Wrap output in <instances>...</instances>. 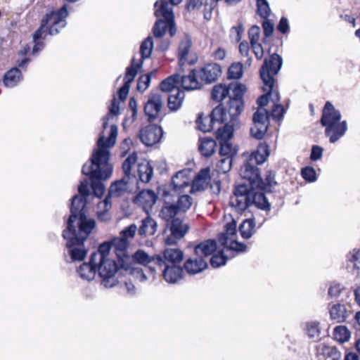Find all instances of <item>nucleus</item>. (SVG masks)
I'll return each instance as SVG.
<instances>
[{
    "instance_id": "obj_15",
    "label": "nucleus",
    "mask_w": 360,
    "mask_h": 360,
    "mask_svg": "<svg viewBox=\"0 0 360 360\" xmlns=\"http://www.w3.org/2000/svg\"><path fill=\"white\" fill-rule=\"evenodd\" d=\"M131 258L132 259L131 267L140 269L143 274L145 273L142 269L134 266L135 262L139 264L145 266V271L150 272L152 274L156 271L155 265L160 269L165 262L162 259V255H156L153 257H150L143 250L136 251ZM145 276L146 277V276Z\"/></svg>"
},
{
    "instance_id": "obj_25",
    "label": "nucleus",
    "mask_w": 360,
    "mask_h": 360,
    "mask_svg": "<svg viewBox=\"0 0 360 360\" xmlns=\"http://www.w3.org/2000/svg\"><path fill=\"white\" fill-rule=\"evenodd\" d=\"M241 84L240 83H231L228 86L224 84H219L214 86L211 93L212 99L217 101L220 102L223 101L229 94L230 91H232V94L229 96V100L231 97L233 95V89L236 86Z\"/></svg>"
},
{
    "instance_id": "obj_61",
    "label": "nucleus",
    "mask_w": 360,
    "mask_h": 360,
    "mask_svg": "<svg viewBox=\"0 0 360 360\" xmlns=\"http://www.w3.org/2000/svg\"><path fill=\"white\" fill-rule=\"evenodd\" d=\"M260 32L261 30L259 26H252L248 31V37L250 39V42L252 43L259 41Z\"/></svg>"
},
{
    "instance_id": "obj_10",
    "label": "nucleus",
    "mask_w": 360,
    "mask_h": 360,
    "mask_svg": "<svg viewBox=\"0 0 360 360\" xmlns=\"http://www.w3.org/2000/svg\"><path fill=\"white\" fill-rule=\"evenodd\" d=\"M153 48V38L149 36L145 39L141 44L140 53L141 58L139 60V62L136 63L135 59L133 58L131 65L126 68L124 84L117 91L120 101H124L127 98L131 84L137 75L139 70L142 67L143 60L148 58L150 56Z\"/></svg>"
},
{
    "instance_id": "obj_31",
    "label": "nucleus",
    "mask_w": 360,
    "mask_h": 360,
    "mask_svg": "<svg viewBox=\"0 0 360 360\" xmlns=\"http://www.w3.org/2000/svg\"><path fill=\"white\" fill-rule=\"evenodd\" d=\"M158 228L156 221L151 217L148 216L143 219L138 230V233L141 237L153 236Z\"/></svg>"
},
{
    "instance_id": "obj_34",
    "label": "nucleus",
    "mask_w": 360,
    "mask_h": 360,
    "mask_svg": "<svg viewBox=\"0 0 360 360\" xmlns=\"http://www.w3.org/2000/svg\"><path fill=\"white\" fill-rule=\"evenodd\" d=\"M347 269L353 274L360 272V250L354 249L347 255Z\"/></svg>"
},
{
    "instance_id": "obj_1",
    "label": "nucleus",
    "mask_w": 360,
    "mask_h": 360,
    "mask_svg": "<svg viewBox=\"0 0 360 360\" xmlns=\"http://www.w3.org/2000/svg\"><path fill=\"white\" fill-rule=\"evenodd\" d=\"M282 65L281 56L273 53L269 59H264L259 70L260 78L264 83L262 89L266 93L260 96L257 101L259 108L253 114V126L250 128L251 135L258 140L264 137L269 127V112L264 107L268 104L269 100L273 103L280 101L278 91L274 89V77L279 72Z\"/></svg>"
},
{
    "instance_id": "obj_32",
    "label": "nucleus",
    "mask_w": 360,
    "mask_h": 360,
    "mask_svg": "<svg viewBox=\"0 0 360 360\" xmlns=\"http://www.w3.org/2000/svg\"><path fill=\"white\" fill-rule=\"evenodd\" d=\"M207 266V264L203 258H199L198 257L194 259H188L184 263V269L189 274H198L205 269Z\"/></svg>"
},
{
    "instance_id": "obj_62",
    "label": "nucleus",
    "mask_w": 360,
    "mask_h": 360,
    "mask_svg": "<svg viewBox=\"0 0 360 360\" xmlns=\"http://www.w3.org/2000/svg\"><path fill=\"white\" fill-rule=\"evenodd\" d=\"M137 231V226L136 224H132L127 226L120 232L121 237L128 238H133Z\"/></svg>"
},
{
    "instance_id": "obj_29",
    "label": "nucleus",
    "mask_w": 360,
    "mask_h": 360,
    "mask_svg": "<svg viewBox=\"0 0 360 360\" xmlns=\"http://www.w3.org/2000/svg\"><path fill=\"white\" fill-rule=\"evenodd\" d=\"M328 309L330 319L337 323L345 321L349 316V311L347 310L345 305L342 304H329Z\"/></svg>"
},
{
    "instance_id": "obj_41",
    "label": "nucleus",
    "mask_w": 360,
    "mask_h": 360,
    "mask_svg": "<svg viewBox=\"0 0 360 360\" xmlns=\"http://www.w3.org/2000/svg\"><path fill=\"white\" fill-rule=\"evenodd\" d=\"M129 179L124 176L122 179L117 180L112 183L109 188L110 195L114 197H120L122 195L128 190Z\"/></svg>"
},
{
    "instance_id": "obj_11",
    "label": "nucleus",
    "mask_w": 360,
    "mask_h": 360,
    "mask_svg": "<svg viewBox=\"0 0 360 360\" xmlns=\"http://www.w3.org/2000/svg\"><path fill=\"white\" fill-rule=\"evenodd\" d=\"M176 84H180L186 91L199 89L202 87L201 82L196 79L195 70H190L188 75H181L179 73L174 74L160 84V89L163 92L172 93L173 89H178Z\"/></svg>"
},
{
    "instance_id": "obj_16",
    "label": "nucleus",
    "mask_w": 360,
    "mask_h": 360,
    "mask_svg": "<svg viewBox=\"0 0 360 360\" xmlns=\"http://www.w3.org/2000/svg\"><path fill=\"white\" fill-rule=\"evenodd\" d=\"M163 107L162 95L159 92L150 93L144 105V113L149 122L162 119V109Z\"/></svg>"
},
{
    "instance_id": "obj_23",
    "label": "nucleus",
    "mask_w": 360,
    "mask_h": 360,
    "mask_svg": "<svg viewBox=\"0 0 360 360\" xmlns=\"http://www.w3.org/2000/svg\"><path fill=\"white\" fill-rule=\"evenodd\" d=\"M341 117L340 112L336 110L330 101H327L322 112L321 118V125L326 127L338 123L340 122Z\"/></svg>"
},
{
    "instance_id": "obj_20",
    "label": "nucleus",
    "mask_w": 360,
    "mask_h": 360,
    "mask_svg": "<svg viewBox=\"0 0 360 360\" xmlns=\"http://www.w3.org/2000/svg\"><path fill=\"white\" fill-rule=\"evenodd\" d=\"M196 77H199L205 84H212L217 81L221 74V68L219 65L214 63L205 64L199 71H196ZM197 80H198L196 78Z\"/></svg>"
},
{
    "instance_id": "obj_63",
    "label": "nucleus",
    "mask_w": 360,
    "mask_h": 360,
    "mask_svg": "<svg viewBox=\"0 0 360 360\" xmlns=\"http://www.w3.org/2000/svg\"><path fill=\"white\" fill-rule=\"evenodd\" d=\"M252 50L257 60H261L264 56V49L259 41L250 43Z\"/></svg>"
},
{
    "instance_id": "obj_7",
    "label": "nucleus",
    "mask_w": 360,
    "mask_h": 360,
    "mask_svg": "<svg viewBox=\"0 0 360 360\" xmlns=\"http://www.w3.org/2000/svg\"><path fill=\"white\" fill-rule=\"evenodd\" d=\"M164 205L159 216L167 223L175 219L180 213H185L193 204V198L188 195H173L170 191L164 193Z\"/></svg>"
},
{
    "instance_id": "obj_36",
    "label": "nucleus",
    "mask_w": 360,
    "mask_h": 360,
    "mask_svg": "<svg viewBox=\"0 0 360 360\" xmlns=\"http://www.w3.org/2000/svg\"><path fill=\"white\" fill-rule=\"evenodd\" d=\"M228 108H224L221 105L213 109L211 114L205 116L206 122L223 123L228 120Z\"/></svg>"
},
{
    "instance_id": "obj_13",
    "label": "nucleus",
    "mask_w": 360,
    "mask_h": 360,
    "mask_svg": "<svg viewBox=\"0 0 360 360\" xmlns=\"http://www.w3.org/2000/svg\"><path fill=\"white\" fill-rule=\"evenodd\" d=\"M86 204V199L75 195L72 198L70 206V215L67 221V227L70 229H79L81 220L85 219L86 221H95L87 217L84 209Z\"/></svg>"
},
{
    "instance_id": "obj_45",
    "label": "nucleus",
    "mask_w": 360,
    "mask_h": 360,
    "mask_svg": "<svg viewBox=\"0 0 360 360\" xmlns=\"http://www.w3.org/2000/svg\"><path fill=\"white\" fill-rule=\"evenodd\" d=\"M255 222L253 219H245L239 226L240 236L244 239L250 238L255 232Z\"/></svg>"
},
{
    "instance_id": "obj_26",
    "label": "nucleus",
    "mask_w": 360,
    "mask_h": 360,
    "mask_svg": "<svg viewBox=\"0 0 360 360\" xmlns=\"http://www.w3.org/2000/svg\"><path fill=\"white\" fill-rule=\"evenodd\" d=\"M162 270V276L169 283H176L183 277L184 270L177 264H167Z\"/></svg>"
},
{
    "instance_id": "obj_58",
    "label": "nucleus",
    "mask_w": 360,
    "mask_h": 360,
    "mask_svg": "<svg viewBox=\"0 0 360 360\" xmlns=\"http://www.w3.org/2000/svg\"><path fill=\"white\" fill-rule=\"evenodd\" d=\"M343 290L344 287L341 284L333 282L328 288V295L330 298H338Z\"/></svg>"
},
{
    "instance_id": "obj_55",
    "label": "nucleus",
    "mask_w": 360,
    "mask_h": 360,
    "mask_svg": "<svg viewBox=\"0 0 360 360\" xmlns=\"http://www.w3.org/2000/svg\"><path fill=\"white\" fill-rule=\"evenodd\" d=\"M227 257L224 254L223 251H219L212 255L210 259V264L214 268H218L224 265L227 262Z\"/></svg>"
},
{
    "instance_id": "obj_3",
    "label": "nucleus",
    "mask_w": 360,
    "mask_h": 360,
    "mask_svg": "<svg viewBox=\"0 0 360 360\" xmlns=\"http://www.w3.org/2000/svg\"><path fill=\"white\" fill-rule=\"evenodd\" d=\"M80 277L86 281H92L98 271L99 276L102 278L101 283L105 288H112L118 282L115 277L134 276L140 281H145L147 277L138 269L131 266H122V262L117 263L114 259H103L96 261L84 262L77 269Z\"/></svg>"
},
{
    "instance_id": "obj_8",
    "label": "nucleus",
    "mask_w": 360,
    "mask_h": 360,
    "mask_svg": "<svg viewBox=\"0 0 360 360\" xmlns=\"http://www.w3.org/2000/svg\"><path fill=\"white\" fill-rule=\"evenodd\" d=\"M69 12L68 6L63 5L57 11L53 10L47 13L41 19L39 27L33 34V41H38L44 38L43 35L49 30L50 35H56L59 33V28H63L66 26V18Z\"/></svg>"
},
{
    "instance_id": "obj_28",
    "label": "nucleus",
    "mask_w": 360,
    "mask_h": 360,
    "mask_svg": "<svg viewBox=\"0 0 360 360\" xmlns=\"http://www.w3.org/2000/svg\"><path fill=\"white\" fill-rule=\"evenodd\" d=\"M158 196L152 190H143L136 197L135 202L144 209H151L157 201Z\"/></svg>"
},
{
    "instance_id": "obj_2",
    "label": "nucleus",
    "mask_w": 360,
    "mask_h": 360,
    "mask_svg": "<svg viewBox=\"0 0 360 360\" xmlns=\"http://www.w3.org/2000/svg\"><path fill=\"white\" fill-rule=\"evenodd\" d=\"M117 136V127L110 126V131L107 139L101 136L98 140V148L93 152L89 163L83 165L82 172L89 176L91 180V187L94 194L101 198L105 192V186L102 180L109 179L112 173V165L109 162L110 152L108 148L115 145Z\"/></svg>"
},
{
    "instance_id": "obj_64",
    "label": "nucleus",
    "mask_w": 360,
    "mask_h": 360,
    "mask_svg": "<svg viewBox=\"0 0 360 360\" xmlns=\"http://www.w3.org/2000/svg\"><path fill=\"white\" fill-rule=\"evenodd\" d=\"M217 5L214 4V2L212 1H207L206 0L205 6H204V18L206 20H210L212 18V13L214 9V8Z\"/></svg>"
},
{
    "instance_id": "obj_52",
    "label": "nucleus",
    "mask_w": 360,
    "mask_h": 360,
    "mask_svg": "<svg viewBox=\"0 0 360 360\" xmlns=\"http://www.w3.org/2000/svg\"><path fill=\"white\" fill-rule=\"evenodd\" d=\"M197 128L203 132H209L214 129V123L206 122L205 116L202 113L200 114L196 120Z\"/></svg>"
},
{
    "instance_id": "obj_5",
    "label": "nucleus",
    "mask_w": 360,
    "mask_h": 360,
    "mask_svg": "<svg viewBox=\"0 0 360 360\" xmlns=\"http://www.w3.org/2000/svg\"><path fill=\"white\" fill-rule=\"evenodd\" d=\"M246 91L244 84H238L233 89L228 105L229 121L222 128H219L216 136L219 141H229L233 135V131L240 126L238 117L243 110V96Z\"/></svg>"
},
{
    "instance_id": "obj_51",
    "label": "nucleus",
    "mask_w": 360,
    "mask_h": 360,
    "mask_svg": "<svg viewBox=\"0 0 360 360\" xmlns=\"http://www.w3.org/2000/svg\"><path fill=\"white\" fill-rule=\"evenodd\" d=\"M167 30V22L165 18L158 19L153 26V32L156 38H161L165 34Z\"/></svg>"
},
{
    "instance_id": "obj_56",
    "label": "nucleus",
    "mask_w": 360,
    "mask_h": 360,
    "mask_svg": "<svg viewBox=\"0 0 360 360\" xmlns=\"http://www.w3.org/2000/svg\"><path fill=\"white\" fill-rule=\"evenodd\" d=\"M257 14L264 19L270 15V8L266 0H257Z\"/></svg>"
},
{
    "instance_id": "obj_37",
    "label": "nucleus",
    "mask_w": 360,
    "mask_h": 360,
    "mask_svg": "<svg viewBox=\"0 0 360 360\" xmlns=\"http://www.w3.org/2000/svg\"><path fill=\"white\" fill-rule=\"evenodd\" d=\"M318 353L322 355L326 359L341 360L342 354L336 347L327 345H321L317 347Z\"/></svg>"
},
{
    "instance_id": "obj_54",
    "label": "nucleus",
    "mask_w": 360,
    "mask_h": 360,
    "mask_svg": "<svg viewBox=\"0 0 360 360\" xmlns=\"http://www.w3.org/2000/svg\"><path fill=\"white\" fill-rule=\"evenodd\" d=\"M129 108L131 111V115L126 117V127L132 124L137 119V103L134 97L130 98Z\"/></svg>"
},
{
    "instance_id": "obj_4",
    "label": "nucleus",
    "mask_w": 360,
    "mask_h": 360,
    "mask_svg": "<svg viewBox=\"0 0 360 360\" xmlns=\"http://www.w3.org/2000/svg\"><path fill=\"white\" fill-rule=\"evenodd\" d=\"M96 227V221L81 220L79 229L66 228L63 231V238L66 240V249L64 252L67 262L83 261L87 254L84 246L93 229Z\"/></svg>"
},
{
    "instance_id": "obj_43",
    "label": "nucleus",
    "mask_w": 360,
    "mask_h": 360,
    "mask_svg": "<svg viewBox=\"0 0 360 360\" xmlns=\"http://www.w3.org/2000/svg\"><path fill=\"white\" fill-rule=\"evenodd\" d=\"M138 173L140 180L143 183H148L153 176V169L148 162H143L139 164Z\"/></svg>"
},
{
    "instance_id": "obj_18",
    "label": "nucleus",
    "mask_w": 360,
    "mask_h": 360,
    "mask_svg": "<svg viewBox=\"0 0 360 360\" xmlns=\"http://www.w3.org/2000/svg\"><path fill=\"white\" fill-rule=\"evenodd\" d=\"M113 251L117 255L118 262H122V266H131L132 259L127 253L129 241L127 238H115L111 241Z\"/></svg>"
},
{
    "instance_id": "obj_30",
    "label": "nucleus",
    "mask_w": 360,
    "mask_h": 360,
    "mask_svg": "<svg viewBox=\"0 0 360 360\" xmlns=\"http://www.w3.org/2000/svg\"><path fill=\"white\" fill-rule=\"evenodd\" d=\"M162 257L165 262L162 265V267L166 266L167 264L179 265V264L181 263L183 259L184 254L183 252L179 249L168 248L165 250Z\"/></svg>"
},
{
    "instance_id": "obj_12",
    "label": "nucleus",
    "mask_w": 360,
    "mask_h": 360,
    "mask_svg": "<svg viewBox=\"0 0 360 360\" xmlns=\"http://www.w3.org/2000/svg\"><path fill=\"white\" fill-rule=\"evenodd\" d=\"M189 230L188 224L179 217L167 223L162 232V240L167 245H176L183 238Z\"/></svg>"
},
{
    "instance_id": "obj_60",
    "label": "nucleus",
    "mask_w": 360,
    "mask_h": 360,
    "mask_svg": "<svg viewBox=\"0 0 360 360\" xmlns=\"http://www.w3.org/2000/svg\"><path fill=\"white\" fill-rule=\"evenodd\" d=\"M285 113V109L281 104L278 103H274V106L271 109V117L274 120H281L283 118Z\"/></svg>"
},
{
    "instance_id": "obj_21",
    "label": "nucleus",
    "mask_w": 360,
    "mask_h": 360,
    "mask_svg": "<svg viewBox=\"0 0 360 360\" xmlns=\"http://www.w3.org/2000/svg\"><path fill=\"white\" fill-rule=\"evenodd\" d=\"M220 148L219 155L222 157L219 162L218 167L224 172H229L232 165V157L235 152L233 151L232 144L229 141H219Z\"/></svg>"
},
{
    "instance_id": "obj_33",
    "label": "nucleus",
    "mask_w": 360,
    "mask_h": 360,
    "mask_svg": "<svg viewBox=\"0 0 360 360\" xmlns=\"http://www.w3.org/2000/svg\"><path fill=\"white\" fill-rule=\"evenodd\" d=\"M217 249V243L214 240H207L200 243L195 248V255L199 258L211 255Z\"/></svg>"
},
{
    "instance_id": "obj_59",
    "label": "nucleus",
    "mask_w": 360,
    "mask_h": 360,
    "mask_svg": "<svg viewBox=\"0 0 360 360\" xmlns=\"http://www.w3.org/2000/svg\"><path fill=\"white\" fill-rule=\"evenodd\" d=\"M302 176L309 182H314L316 179V171L313 167H306L302 169Z\"/></svg>"
},
{
    "instance_id": "obj_44",
    "label": "nucleus",
    "mask_w": 360,
    "mask_h": 360,
    "mask_svg": "<svg viewBox=\"0 0 360 360\" xmlns=\"http://www.w3.org/2000/svg\"><path fill=\"white\" fill-rule=\"evenodd\" d=\"M276 174L274 172L268 171L266 172L265 179H262V184L259 186H256V188H259L266 192H272L274 187L277 185V182L275 181Z\"/></svg>"
},
{
    "instance_id": "obj_48",
    "label": "nucleus",
    "mask_w": 360,
    "mask_h": 360,
    "mask_svg": "<svg viewBox=\"0 0 360 360\" xmlns=\"http://www.w3.org/2000/svg\"><path fill=\"white\" fill-rule=\"evenodd\" d=\"M119 105H120V102H118L117 101L115 97H113V98L112 99V101H111V105L109 107V114L105 115V117H103L102 119V121H103L102 126L104 129H106L108 127L110 115H117L119 114V110H120Z\"/></svg>"
},
{
    "instance_id": "obj_17",
    "label": "nucleus",
    "mask_w": 360,
    "mask_h": 360,
    "mask_svg": "<svg viewBox=\"0 0 360 360\" xmlns=\"http://www.w3.org/2000/svg\"><path fill=\"white\" fill-rule=\"evenodd\" d=\"M169 0H158L155 4L154 14L156 18L162 17L167 22V29L171 37L176 32L174 16Z\"/></svg>"
},
{
    "instance_id": "obj_57",
    "label": "nucleus",
    "mask_w": 360,
    "mask_h": 360,
    "mask_svg": "<svg viewBox=\"0 0 360 360\" xmlns=\"http://www.w3.org/2000/svg\"><path fill=\"white\" fill-rule=\"evenodd\" d=\"M244 32L243 25L241 22L237 26L233 27L230 31V37L236 42L240 41Z\"/></svg>"
},
{
    "instance_id": "obj_42",
    "label": "nucleus",
    "mask_w": 360,
    "mask_h": 360,
    "mask_svg": "<svg viewBox=\"0 0 360 360\" xmlns=\"http://www.w3.org/2000/svg\"><path fill=\"white\" fill-rule=\"evenodd\" d=\"M111 250H112L111 242L103 243L99 245L98 250L91 255L89 261L108 259V255Z\"/></svg>"
},
{
    "instance_id": "obj_14",
    "label": "nucleus",
    "mask_w": 360,
    "mask_h": 360,
    "mask_svg": "<svg viewBox=\"0 0 360 360\" xmlns=\"http://www.w3.org/2000/svg\"><path fill=\"white\" fill-rule=\"evenodd\" d=\"M252 187L243 183L236 186L234 196L230 199V205L240 213L251 205Z\"/></svg>"
},
{
    "instance_id": "obj_19",
    "label": "nucleus",
    "mask_w": 360,
    "mask_h": 360,
    "mask_svg": "<svg viewBox=\"0 0 360 360\" xmlns=\"http://www.w3.org/2000/svg\"><path fill=\"white\" fill-rule=\"evenodd\" d=\"M163 130L161 127L149 124L141 129L139 139L144 145L152 146L161 140Z\"/></svg>"
},
{
    "instance_id": "obj_38",
    "label": "nucleus",
    "mask_w": 360,
    "mask_h": 360,
    "mask_svg": "<svg viewBox=\"0 0 360 360\" xmlns=\"http://www.w3.org/2000/svg\"><path fill=\"white\" fill-rule=\"evenodd\" d=\"M168 108L173 111L179 110L184 99V92L180 89H173L168 96Z\"/></svg>"
},
{
    "instance_id": "obj_53",
    "label": "nucleus",
    "mask_w": 360,
    "mask_h": 360,
    "mask_svg": "<svg viewBox=\"0 0 360 360\" xmlns=\"http://www.w3.org/2000/svg\"><path fill=\"white\" fill-rule=\"evenodd\" d=\"M243 72V64L240 63H234L228 70V78L239 79L242 77Z\"/></svg>"
},
{
    "instance_id": "obj_6",
    "label": "nucleus",
    "mask_w": 360,
    "mask_h": 360,
    "mask_svg": "<svg viewBox=\"0 0 360 360\" xmlns=\"http://www.w3.org/2000/svg\"><path fill=\"white\" fill-rule=\"evenodd\" d=\"M269 155V146L266 143H261L257 150L253 151L247 161L240 169V176L248 181V186L256 188L262 184L260 172L257 167L264 162Z\"/></svg>"
},
{
    "instance_id": "obj_39",
    "label": "nucleus",
    "mask_w": 360,
    "mask_h": 360,
    "mask_svg": "<svg viewBox=\"0 0 360 360\" xmlns=\"http://www.w3.org/2000/svg\"><path fill=\"white\" fill-rule=\"evenodd\" d=\"M255 205L257 208L262 210H269L271 205L265 195L259 191H255L252 188L251 205Z\"/></svg>"
},
{
    "instance_id": "obj_46",
    "label": "nucleus",
    "mask_w": 360,
    "mask_h": 360,
    "mask_svg": "<svg viewBox=\"0 0 360 360\" xmlns=\"http://www.w3.org/2000/svg\"><path fill=\"white\" fill-rule=\"evenodd\" d=\"M305 332L310 339L315 341L319 340L321 335L320 323L316 321L306 323Z\"/></svg>"
},
{
    "instance_id": "obj_47",
    "label": "nucleus",
    "mask_w": 360,
    "mask_h": 360,
    "mask_svg": "<svg viewBox=\"0 0 360 360\" xmlns=\"http://www.w3.org/2000/svg\"><path fill=\"white\" fill-rule=\"evenodd\" d=\"M335 339L340 342H345L350 338V332L345 326H338L334 328Z\"/></svg>"
},
{
    "instance_id": "obj_22",
    "label": "nucleus",
    "mask_w": 360,
    "mask_h": 360,
    "mask_svg": "<svg viewBox=\"0 0 360 360\" xmlns=\"http://www.w3.org/2000/svg\"><path fill=\"white\" fill-rule=\"evenodd\" d=\"M191 186V179L188 176V172L186 170L179 171L172 178L170 191L173 195H181L183 189Z\"/></svg>"
},
{
    "instance_id": "obj_35",
    "label": "nucleus",
    "mask_w": 360,
    "mask_h": 360,
    "mask_svg": "<svg viewBox=\"0 0 360 360\" xmlns=\"http://www.w3.org/2000/svg\"><path fill=\"white\" fill-rule=\"evenodd\" d=\"M198 149L201 155L205 158L212 156L215 152L217 142L212 138H202L199 140Z\"/></svg>"
},
{
    "instance_id": "obj_49",
    "label": "nucleus",
    "mask_w": 360,
    "mask_h": 360,
    "mask_svg": "<svg viewBox=\"0 0 360 360\" xmlns=\"http://www.w3.org/2000/svg\"><path fill=\"white\" fill-rule=\"evenodd\" d=\"M155 70L151 71L150 72L141 75L137 82V90L140 92L145 91L150 86L151 77L155 74Z\"/></svg>"
},
{
    "instance_id": "obj_40",
    "label": "nucleus",
    "mask_w": 360,
    "mask_h": 360,
    "mask_svg": "<svg viewBox=\"0 0 360 360\" xmlns=\"http://www.w3.org/2000/svg\"><path fill=\"white\" fill-rule=\"evenodd\" d=\"M22 79L20 70L18 68H13L5 73L3 82L6 87H13Z\"/></svg>"
},
{
    "instance_id": "obj_50",
    "label": "nucleus",
    "mask_w": 360,
    "mask_h": 360,
    "mask_svg": "<svg viewBox=\"0 0 360 360\" xmlns=\"http://www.w3.org/2000/svg\"><path fill=\"white\" fill-rule=\"evenodd\" d=\"M137 154L134 152L130 154L122 164V169L124 176L127 177V179H129L131 167L137 161Z\"/></svg>"
},
{
    "instance_id": "obj_27",
    "label": "nucleus",
    "mask_w": 360,
    "mask_h": 360,
    "mask_svg": "<svg viewBox=\"0 0 360 360\" xmlns=\"http://www.w3.org/2000/svg\"><path fill=\"white\" fill-rule=\"evenodd\" d=\"M192 46V39L191 36L186 34L184 39L180 41L178 49L179 64L180 66L184 65L187 63V56ZM188 64H193V61L188 62Z\"/></svg>"
},
{
    "instance_id": "obj_24",
    "label": "nucleus",
    "mask_w": 360,
    "mask_h": 360,
    "mask_svg": "<svg viewBox=\"0 0 360 360\" xmlns=\"http://www.w3.org/2000/svg\"><path fill=\"white\" fill-rule=\"evenodd\" d=\"M325 127V135L329 138V141L331 143H334L338 141L342 136H344L347 129L346 121L330 124L326 126Z\"/></svg>"
},
{
    "instance_id": "obj_9",
    "label": "nucleus",
    "mask_w": 360,
    "mask_h": 360,
    "mask_svg": "<svg viewBox=\"0 0 360 360\" xmlns=\"http://www.w3.org/2000/svg\"><path fill=\"white\" fill-rule=\"evenodd\" d=\"M69 12L68 6L63 5L57 11L53 10L47 13L41 19L39 27L33 34V41H38L44 38L43 35L49 30L50 35H56L59 33V28H63L66 26V18Z\"/></svg>"
}]
</instances>
